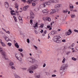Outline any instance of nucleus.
<instances>
[{
	"mask_svg": "<svg viewBox=\"0 0 78 78\" xmlns=\"http://www.w3.org/2000/svg\"><path fill=\"white\" fill-rule=\"evenodd\" d=\"M60 38V36H57L53 39V40L54 42H55L57 43H61Z\"/></svg>",
	"mask_w": 78,
	"mask_h": 78,
	"instance_id": "7ed1b4c3",
	"label": "nucleus"
},
{
	"mask_svg": "<svg viewBox=\"0 0 78 78\" xmlns=\"http://www.w3.org/2000/svg\"><path fill=\"white\" fill-rule=\"evenodd\" d=\"M30 18L31 19H33L34 18V14L32 11L30 12Z\"/></svg>",
	"mask_w": 78,
	"mask_h": 78,
	"instance_id": "423d86ee",
	"label": "nucleus"
},
{
	"mask_svg": "<svg viewBox=\"0 0 78 78\" xmlns=\"http://www.w3.org/2000/svg\"><path fill=\"white\" fill-rule=\"evenodd\" d=\"M13 18L15 20V21L16 22H17V19L16 18V17L15 16H13Z\"/></svg>",
	"mask_w": 78,
	"mask_h": 78,
	"instance_id": "473e14b6",
	"label": "nucleus"
},
{
	"mask_svg": "<svg viewBox=\"0 0 78 78\" xmlns=\"http://www.w3.org/2000/svg\"><path fill=\"white\" fill-rule=\"evenodd\" d=\"M32 5L34 6H36V4L34 2H33L32 3Z\"/></svg>",
	"mask_w": 78,
	"mask_h": 78,
	"instance_id": "37998d69",
	"label": "nucleus"
},
{
	"mask_svg": "<svg viewBox=\"0 0 78 78\" xmlns=\"http://www.w3.org/2000/svg\"><path fill=\"white\" fill-rule=\"evenodd\" d=\"M36 78H40V75H37L36 76Z\"/></svg>",
	"mask_w": 78,
	"mask_h": 78,
	"instance_id": "79ce46f5",
	"label": "nucleus"
},
{
	"mask_svg": "<svg viewBox=\"0 0 78 78\" xmlns=\"http://www.w3.org/2000/svg\"><path fill=\"white\" fill-rule=\"evenodd\" d=\"M46 3L45 2H44L42 4V5L43 6V7H44V8H45V7L46 6Z\"/></svg>",
	"mask_w": 78,
	"mask_h": 78,
	"instance_id": "cd10ccee",
	"label": "nucleus"
},
{
	"mask_svg": "<svg viewBox=\"0 0 78 78\" xmlns=\"http://www.w3.org/2000/svg\"><path fill=\"white\" fill-rule=\"evenodd\" d=\"M51 34H55V31L54 30H52L51 32Z\"/></svg>",
	"mask_w": 78,
	"mask_h": 78,
	"instance_id": "a19ab883",
	"label": "nucleus"
},
{
	"mask_svg": "<svg viewBox=\"0 0 78 78\" xmlns=\"http://www.w3.org/2000/svg\"><path fill=\"white\" fill-rule=\"evenodd\" d=\"M46 66V64L45 63H44L43 65V67H45Z\"/></svg>",
	"mask_w": 78,
	"mask_h": 78,
	"instance_id": "6e6d98bb",
	"label": "nucleus"
},
{
	"mask_svg": "<svg viewBox=\"0 0 78 78\" xmlns=\"http://www.w3.org/2000/svg\"><path fill=\"white\" fill-rule=\"evenodd\" d=\"M63 12L64 14H66L68 12V11L67 10H64L63 11Z\"/></svg>",
	"mask_w": 78,
	"mask_h": 78,
	"instance_id": "b1692460",
	"label": "nucleus"
},
{
	"mask_svg": "<svg viewBox=\"0 0 78 78\" xmlns=\"http://www.w3.org/2000/svg\"><path fill=\"white\" fill-rule=\"evenodd\" d=\"M19 19L20 21V22L21 23H23V20H22V17L20 16H19Z\"/></svg>",
	"mask_w": 78,
	"mask_h": 78,
	"instance_id": "f3484780",
	"label": "nucleus"
},
{
	"mask_svg": "<svg viewBox=\"0 0 78 78\" xmlns=\"http://www.w3.org/2000/svg\"><path fill=\"white\" fill-rule=\"evenodd\" d=\"M55 11V12H59V9H54Z\"/></svg>",
	"mask_w": 78,
	"mask_h": 78,
	"instance_id": "bb28decb",
	"label": "nucleus"
},
{
	"mask_svg": "<svg viewBox=\"0 0 78 78\" xmlns=\"http://www.w3.org/2000/svg\"><path fill=\"white\" fill-rule=\"evenodd\" d=\"M15 56L16 59L20 61H22V57H20V55L19 54H16L15 55Z\"/></svg>",
	"mask_w": 78,
	"mask_h": 78,
	"instance_id": "39448f33",
	"label": "nucleus"
},
{
	"mask_svg": "<svg viewBox=\"0 0 78 78\" xmlns=\"http://www.w3.org/2000/svg\"><path fill=\"white\" fill-rule=\"evenodd\" d=\"M44 32V30H41V31H40V33H42Z\"/></svg>",
	"mask_w": 78,
	"mask_h": 78,
	"instance_id": "13d9d810",
	"label": "nucleus"
},
{
	"mask_svg": "<svg viewBox=\"0 0 78 78\" xmlns=\"http://www.w3.org/2000/svg\"><path fill=\"white\" fill-rule=\"evenodd\" d=\"M6 33H7V34H10V32L9 31H6Z\"/></svg>",
	"mask_w": 78,
	"mask_h": 78,
	"instance_id": "8fccbe9b",
	"label": "nucleus"
},
{
	"mask_svg": "<svg viewBox=\"0 0 78 78\" xmlns=\"http://www.w3.org/2000/svg\"><path fill=\"white\" fill-rule=\"evenodd\" d=\"M48 2H49V3H53V0H49Z\"/></svg>",
	"mask_w": 78,
	"mask_h": 78,
	"instance_id": "de8ad7c7",
	"label": "nucleus"
},
{
	"mask_svg": "<svg viewBox=\"0 0 78 78\" xmlns=\"http://www.w3.org/2000/svg\"><path fill=\"white\" fill-rule=\"evenodd\" d=\"M74 32H75L76 33H78V30H77L76 29H74Z\"/></svg>",
	"mask_w": 78,
	"mask_h": 78,
	"instance_id": "ea45409f",
	"label": "nucleus"
},
{
	"mask_svg": "<svg viewBox=\"0 0 78 78\" xmlns=\"http://www.w3.org/2000/svg\"><path fill=\"white\" fill-rule=\"evenodd\" d=\"M15 8H17V10H18L19 9L18 6V5H15Z\"/></svg>",
	"mask_w": 78,
	"mask_h": 78,
	"instance_id": "4c0bfd02",
	"label": "nucleus"
},
{
	"mask_svg": "<svg viewBox=\"0 0 78 78\" xmlns=\"http://www.w3.org/2000/svg\"><path fill=\"white\" fill-rule=\"evenodd\" d=\"M0 43L3 47H6V44L4 42H2V40L1 39H0Z\"/></svg>",
	"mask_w": 78,
	"mask_h": 78,
	"instance_id": "f8f14e48",
	"label": "nucleus"
},
{
	"mask_svg": "<svg viewBox=\"0 0 78 78\" xmlns=\"http://www.w3.org/2000/svg\"><path fill=\"white\" fill-rule=\"evenodd\" d=\"M28 59L29 61H30V60L31 61H30V62H34L36 61V60H35L34 58H28Z\"/></svg>",
	"mask_w": 78,
	"mask_h": 78,
	"instance_id": "1a4fd4ad",
	"label": "nucleus"
},
{
	"mask_svg": "<svg viewBox=\"0 0 78 78\" xmlns=\"http://www.w3.org/2000/svg\"><path fill=\"white\" fill-rule=\"evenodd\" d=\"M33 0H28L27 1V3L29 5H30L32 3Z\"/></svg>",
	"mask_w": 78,
	"mask_h": 78,
	"instance_id": "6ab92c4d",
	"label": "nucleus"
},
{
	"mask_svg": "<svg viewBox=\"0 0 78 78\" xmlns=\"http://www.w3.org/2000/svg\"><path fill=\"white\" fill-rule=\"evenodd\" d=\"M66 61V58H64L63 60H62V63H65V62Z\"/></svg>",
	"mask_w": 78,
	"mask_h": 78,
	"instance_id": "72a5a7b5",
	"label": "nucleus"
},
{
	"mask_svg": "<svg viewBox=\"0 0 78 78\" xmlns=\"http://www.w3.org/2000/svg\"><path fill=\"white\" fill-rule=\"evenodd\" d=\"M18 50V51H20V52H22L23 51V49H22V48L19 49Z\"/></svg>",
	"mask_w": 78,
	"mask_h": 78,
	"instance_id": "c9c22d12",
	"label": "nucleus"
},
{
	"mask_svg": "<svg viewBox=\"0 0 78 78\" xmlns=\"http://www.w3.org/2000/svg\"><path fill=\"white\" fill-rule=\"evenodd\" d=\"M33 27L35 29H37V28H38V23H36L35 24H34Z\"/></svg>",
	"mask_w": 78,
	"mask_h": 78,
	"instance_id": "9d476101",
	"label": "nucleus"
},
{
	"mask_svg": "<svg viewBox=\"0 0 78 78\" xmlns=\"http://www.w3.org/2000/svg\"><path fill=\"white\" fill-rule=\"evenodd\" d=\"M50 14H53L54 13H55V9H51L50 10Z\"/></svg>",
	"mask_w": 78,
	"mask_h": 78,
	"instance_id": "9b49d317",
	"label": "nucleus"
},
{
	"mask_svg": "<svg viewBox=\"0 0 78 78\" xmlns=\"http://www.w3.org/2000/svg\"><path fill=\"white\" fill-rule=\"evenodd\" d=\"M7 45L9 47H11L12 45V43H8Z\"/></svg>",
	"mask_w": 78,
	"mask_h": 78,
	"instance_id": "2f4dec72",
	"label": "nucleus"
},
{
	"mask_svg": "<svg viewBox=\"0 0 78 78\" xmlns=\"http://www.w3.org/2000/svg\"><path fill=\"white\" fill-rule=\"evenodd\" d=\"M42 12H43L46 13H47V12H48V9L43 10H42Z\"/></svg>",
	"mask_w": 78,
	"mask_h": 78,
	"instance_id": "a211bd4d",
	"label": "nucleus"
},
{
	"mask_svg": "<svg viewBox=\"0 0 78 78\" xmlns=\"http://www.w3.org/2000/svg\"><path fill=\"white\" fill-rule=\"evenodd\" d=\"M44 24H41V25L40 27L42 28H43V27H44Z\"/></svg>",
	"mask_w": 78,
	"mask_h": 78,
	"instance_id": "49530a36",
	"label": "nucleus"
},
{
	"mask_svg": "<svg viewBox=\"0 0 78 78\" xmlns=\"http://www.w3.org/2000/svg\"><path fill=\"white\" fill-rule=\"evenodd\" d=\"M16 13H19V12H18V11H17V10H16Z\"/></svg>",
	"mask_w": 78,
	"mask_h": 78,
	"instance_id": "774afa93",
	"label": "nucleus"
},
{
	"mask_svg": "<svg viewBox=\"0 0 78 78\" xmlns=\"http://www.w3.org/2000/svg\"><path fill=\"white\" fill-rule=\"evenodd\" d=\"M43 19L45 21L46 20H47L48 21H49V22H50V21H51V19L48 17H44L43 18Z\"/></svg>",
	"mask_w": 78,
	"mask_h": 78,
	"instance_id": "6e6552de",
	"label": "nucleus"
},
{
	"mask_svg": "<svg viewBox=\"0 0 78 78\" xmlns=\"http://www.w3.org/2000/svg\"><path fill=\"white\" fill-rule=\"evenodd\" d=\"M34 32L36 34H38V32H37V31L36 30H34Z\"/></svg>",
	"mask_w": 78,
	"mask_h": 78,
	"instance_id": "a18cd8bd",
	"label": "nucleus"
},
{
	"mask_svg": "<svg viewBox=\"0 0 78 78\" xmlns=\"http://www.w3.org/2000/svg\"><path fill=\"white\" fill-rule=\"evenodd\" d=\"M52 77H56V75L55 74L52 75L51 76Z\"/></svg>",
	"mask_w": 78,
	"mask_h": 78,
	"instance_id": "c03bdc74",
	"label": "nucleus"
},
{
	"mask_svg": "<svg viewBox=\"0 0 78 78\" xmlns=\"http://www.w3.org/2000/svg\"><path fill=\"white\" fill-rule=\"evenodd\" d=\"M72 32L71 30H70V29H69L68 32H66L65 33V34L66 36H67V35L69 36V35L72 34Z\"/></svg>",
	"mask_w": 78,
	"mask_h": 78,
	"instance_id": "0eeeda50",
	"label": "nucleus"
},
{
	"mask_svg": "<svg viewBox=\"0 0 78 78\" xmlns=\"http://www.w3.org/2000/svg\"><path fill=\"white\" fill-rule=\"evenodd\" d=\"M30 22L31 24H33L32 23H33V20H30Z\"/></svg>",
	"mask_w": 78,
	"mask_h": 78,
	"instance_id": "5fc2aeb1",
	"label": "nucleus"
},
{
	"mask_svg": "<svg viewBox=\"0 0 78 78\" xmlns=\"http://www.w3.org/2000/svg\"><path fill=\"white\" fill-rule=\"evenodd\" d=\"M5 39L6 42H8L9 41H11V40H10V39L7 37H5Z\"/></svg>",
	"mask_w": 78,
	"mask_h": 78,
	"instance_id": "dca6fc26",
	"label": "nucleus"
},
{
	"mask_svg": "<svg viewBox=\"0 0 78 78\" xmlns=\"http://www.w3.org/2000/svg\"><path fill=\"white\" fill-rule=\"evenodd\" d=\"M69 67V64L68 63H66L63 65L61 66L60 68V75L61 76L64 75L66 72H64L67 70V68Z\"/></svg>",
	"mask_w": 78,
	"mask_h": 78,
	"instance_id": "f257e3e1",
	"label": "nucleus"
},
{
	"mask_svg": "<svg viewBox=\"0 0 78 78\" xmlns=\"http://www.w3.org/2000/svg\"><path fill=\"white\" fill-rule=\"evenodd\" d=\"M28 8H29V5L26 6L23 8V11H27V9Z\"/></svg>",
	"mask_w": 78,
	"mask_h": 78,
	"instance_id": "ddd939ff",
	"label": "nucleus"
},
{
	"mask_svg": "<svg viewBox=\"0 0 78 78\" xmlns=\"http://www.w3.org/2000/svg\"><path fill=\"white\" fill-rule=\"evenodd\" d=\"M14 62H11L9 63V65L10 66H14Z\"/></svg>",
	"mask_w": 78,
	"mask_h": 78,
	"instance_id": "5701e85b",
	"label": "nucleus"
},
{
	"mask_svg": "<svg viewBox=\"0 0 78 78\" xmlns=\"http://www.w3.org/2000/svg\"><path fill=\"white\" fill-rule=\"evenodd\" d=\"M14 75L15 78H20V77L19 76L16 74H14Z\"/></svg>",
	"mask_w": 78,
	"mask_h": 78,
	"instance_id": "4be33fe9",
	"label": "nucleus"
},
{
	"mask_svg": "<svg viewBox=\"0 0 78 78\" xmlns=\"http://www.w3.org/2000/svg\"><path fill=\"white\" fill-rule=\"evenodd\" d=\"M45 2L47 5H50V3L49 2V1Z\"/></svg>",
	"mask_w": 78,
	"mask_h": 78,
	"instance_id": "7c9ffc66",
	"label": "nucleus"
},
{
	"mask_svg": "<svg viewBox=\"0 0 78 78\" xmlns=\"http://www.w3.org/2000/svg\"><path fill=\"white\" fill-rule=\"evenodd\" d=\"M43 33H44V34H46V33H47V30H45L43 32Z\"/></svg>",
	"mask_w": 78,
	"mask_h": 78,
	"instance_id": "864d4df0",
	"label": "nucleus"
},
{
	"mask_svg": "<svg viewBox=\"0 0 78 78\" xmlns=\"http://www.w3.org/2000/svg\"><path fill=\"white\" fill-rule=\"evenodd\" d=\"M53 3H58L59 2L58 0H53Z\"/></svg>",
	"mask_w": 78,
	"mask_h": 78,
	"instance_id": "a878e982",
	"label": "nucleus"
},
{
	"mask_svg": "<svg viewBox=\"0 0 78 78\" xmlns=\"http://www.w3.org/2000/svg\"><path fill=\"white\" fill-rule=\"evenodd\" d=\"M27 41L28 43H30V40L29 39H27Z\"/></svg>",
	"mask_w": 78,
	"mask_h": 78,
	"instance_id": "052dcab7",
	"label": "nucleus"
},
{
	"mask_svg": "<svg viewBox=\"0 0 78 78\" xmlns=\"http://www.w3.org/2000/svg\"><path fill=\"white\" fill-rule=\"evenodd\" d=\"M15 46L17 48H19V45H18V43H16L15 44Z\"/></svg>",
	"mask_w": 78,
	"mask_h": 78,
	"instance_id": "412c9836",
	"label": "nucleus"
},
{
	"mask_svg": "<svg viewBox=\"0 0 78 78\" xmlns=\"http://www.w3.org/2000/svg\"><path fill=\"white\" fill-rule=\"evenodd\" d=\"M54 73H56L57 72V71H56V70H55L54 71Z\"/></svg>",
	"mask_w": 78,
	"mask_h": 78,
	"instance_id": "0e129e2a",
	"label": "nucleus"
},
{
	"mask_svg": "<svg viewBox=\"0 0 78 78\" xmlns=\"http://www.w3.org/2000/svg\"><path fill=\"white\" fill-rule=\"evenodd\" d=\"M69 53H70V52H68L66 53V55H69Z\"/></svg>",
	"mask_w": 78,
	"mask_h": 78,
	"instance_id": "338daca9",
	"label": "nucleus"
},
{
	"mask_svg": "<svg viewBox=\"0 0 78 78\" xmlns=\"http://www.w3.org/2000/svg\"><path fill=\"white\" fill-rule=\"evenodd\" d=\"M62 6V5L61 4H57L55 6V7L56 8H60V7H61Z\"/></svg>",
	"mask_w": 78,
	"mask_h": 78,
	"instance_id": "2eb2a0df",
	"label": "nucleus"
},
{
	"mask_svg": "<svg viewBox=\"0 0 78 78\" xmlns=\"http://www.w3.org/2000/svg\"><path fill=\"white\" fill-rule=\"evenodd\" d=\"M38 67V65L37 64H35L30 67L29 68L28 70H34V69H37V68Z\"/></svg>",
	"mask_w": 78,
	"mask_h": 78,
	"instance_id": "20e7f679",
	"label": "nucleus"
},
{
	"mask_svg": "<svg viewBox=\"0 0 78 78\" xmlns=\"http://www.w3.org/2000/svg\"><path fill=\"white\" fill-rule=\"evenodd\" d=\"M73 12H77V10L74 9L73 10Z\"/></svg>",
	"mask_w": 78,
	"mask_h": 78,
	"instance_id": "bf43d9fd",
	"label": "nucleus"
},
{
	"mask_svg": "<svg viewBox=\"0 0 78 78\" xmlns=\"http://www.w3.org/2000/svg\"><path fill=\"white\" fill-rule=\"evenodd\" d=\"M14 10H12L10 11L11 13L12 16H14V15H15V13H13V12H14Z\"/></svg>",
	"mask_w": 78,
	"mask_h": 78,
	"instance_id": "aec40b11",
	"label": "nucleus"
},
{
	"mask_svg": "<svg viewBox=\"0 0 78 78\" xmlns=\"http://www.w3.org/2000/svg\"><path fill=\"white\" fill-rule=\"evenodd\" d=\"M5 6H6V5H7V6H9V4L7 2H5V3H4Z\"/></svg>",
	"mask_w": 78,
	"mask_h": 78,
	"instance_id": "c756f323",
	"label": "nucleus"
},
{
	"mask_svg": "<svg viewBox=\"0 0 78 78\" xmlns=\"http://www.w3.org/2000/svg\"><path fill=\"white\" fill-rule=\"evenodd\" d=\"M46 74H47V75H49V73L48 72H46Z\"/></svg>",
	"mask_w": 78,
	"mask_h": 78,
	"instance_id": "e2e57ef3",
	"label": "nucleus"
},
{
	"mask_svg": "<svg viewBox=\"0 0 78 78\" xmlns=\"http://www.w3.org/2000/svg\"><path fill=\"white\" fill-rule=\"evenodd\" d=\"M20 55L22 56V57H23V54L21 52L20 53Z\"/></svg>",
	"mask_w": 78,
	"mask_h": 78,
	"instance_id": "603ef678",
	"label": "nucleus"
},
{
	"mask_svg": "<svg viewBox=\"0 0 78 78\" xmlns=\"http://www.w3.org/2000/svg\"><path fill=\"white\" fill-rule=\"evenodd\" d=\"M47 27L48 28H50V26H47Z\"/></svg>",
	"mask_w": 78,
	"mask_h": 78,
	"instance_id": "69168bd1",
	"label": "nucleus"
},
{
	"mask_svg": "<svg viewBox=\"0 0 78 78\" xmlns=\"http://www.w3.org/2000/svg\"><path fill=\"white\" fill-rule=\"evenodd\" d=\"M72 18H73L75 17V15L72 14L71 15Z\"/></svg>",
	"mask_w": 78,
	"mask_h": 78,
	"instance_id": "e433bc0d",
	"label": "nucleus"
},
{
	"mask_svg": "<svg viewBox=\"0 0 78 78\" xmlns=\"http://www.w3.org/2000/svg\"><path fill=\"white\" fill-rule=\"evenodd\" d=\"M27 68H23L22 69L23 70H27Z\"/></svg>",
	"mask_w": 78,
	"mask_h": 78,
	"instance_id": "680f3d73",
	"label": "nucleus"
},
{
	"mask_svg": "<svg viewBox=\"0 0 78 78\" xmlns=\"http://www.w3.org/2000/svg\"><path fill=\"white\" fill-rule=\"evenodd\" d=\"M22 2H23L24 3H26L27 2V1L26 0H21Z\"/></svg>",
	"mask_w": 78,
	"mask_h": 78,
	"instance_id": "09e8293b",
	"label": "nucleus"
},
{
	"mask_svg": "<svg viewBox=\"0 0 78 78\" xmlns=\"http://www.w3.org/2000/svg\"><path fill=\"white\" fill-rule=\"evenodd\" d=\"M66 40L63 39L62 40V41L63 42H66Z\"/></svg>",
	"mask_w": 78,
	"mask_h": 78,
	"instance_id": "4d7b16f0",
	"label": "nucleus"
},
{
	"mask_svg": "<svg viewBox=\"0 0 78 78\" xmlns=\"http://www.w3.org/2000/svg\"><path fill=\"white\" fill-rule=\"evenodd\" d=\"M34 48L35 49V50H37L38 48H37V46L34 45Z\"/></svg>",
	"mask_w": 78,
	"mask_h": 78,
	"instance_id": "58836bf2",
	"label": "nucleus"
},
{
	"mask_svg": "<svg viewBox=\"0 0 78 78\" xmlns=\"http://www.w3.org/2000/svg\"><path fill=\"white\" fill-rule=\"evenodd\" d=\"M72 60H73V61H76V58L74 57H72Z\"/></svg>",
	"mask_w": 78,
	"mask_h": 78,
	"instance_id": "f704fd0d",
	"label": "nucleus"
},
{
	"mask_svg": "<svg viewBox=\"0 0 78 78\" xmlns=\"http://www.w3.org/2000/svg\"><path fill=\"white\" fill-rule=\"evenodd\" d=\"M33 71H29V73H33Z\"/></svg>",
	"mask_w": 78,
	"mask_h": 78,
	"instance_id": "3c124183",
	"label": "nucleus"
},
{
	"mask_svg": "<svg viewBox=\"0 0 78 78\" xmlns=\"http://www.w3.org/2000/svg\"><path fill=\"white\" fill-rule=\"evenodd\" d=\"M69 8L71 11H73V5L72 4H70L69 5Z\"/></svg>",
	"mask_w": 78,
	"mask_h": 78,
	"instance_id": "4468645a",
	"label": "nucleus"
},
{
	"mask_svg": "<svg viewBox=\"0 0 78 78\" xmlns=\"http://www.w3.org/2000/svg\"><path fill=\"white\" fill-rule=\"evenodd\" d=\"M75 46V44L74 43H73L71 45V46H69V48H71V47H73Z\"/></svg>",
	"mask_w": 78,
	"mask_h": 78,
	"instance_id": "393cba45",
	"label": "nucleus"
},
{
	"mask_svg": "<svg viewBox=\"0 0 78 78\" xmlns=\"http://www.w3.org/2000/svg\"><path fill=\"white\" fill-rule=\"evenodd\" d=\"M11 68L12 70H16V69L15 67L14 66H11Z\"/></svg>",
	"mask_w": 78,
	"mask_h": 78,
	"instance_id": "c85d7f7f",
	"label": "nucleus"
},
{
	"mask_svg": "<svg viewBox=\"0 0 78 78\" xmlns=\"http://www.w3.org/2000/svg\"><path fill=\"white\" fill-rule=\"evenodd\" d=\"M0 52H1L2 55L3 57V58H4L6 60H7L8 59L7 58H6V57H5V56H6V52L5 51H3V48L1 47H0Z\"/></svg>",
	"mask_w": 78,
	"mask_h": 78,
	"instance_id": "f03ea898",
	"label": "nucleus"
}]
</instances>
